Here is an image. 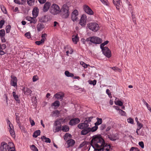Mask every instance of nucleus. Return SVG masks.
<instances>
[{"instance_id": "nucleus-38", "label": "nucleus", "mask_w": 151, "mask_h": 151, "mask_svg": "<svg viewBox=\"0 0 151 151\" xmlns=\"http://www.w3.org/2000/svg\"><path fill=\"white\" fill-rule=\"evenodd\" d=\"M101 1L104 5L108 6L109 5V3L108 0H100Z\"/></svg>"}, {"instance_id": "nucleus-45", "label": "nucleus", "mask_w": 151, "mask_h": 151, "mask_svg": "<svg viewBox=\"0 0 151 151\" xmlns=\"http://www.w3.org/2000/svg\"><path fill=\"white\" fill-rule=\"evenodd\" d=\"M71 135L70 134L68 133H66L64 136V138L65 140H67L68 137H71Z\"/></svg>"}, {"instance_id": "nucleus-33", "label": "nucleus", "mask_w": 151, "mask_h": 151, "mask_svg": "<svg viewBox=\"0 0 151 151\" xmlns=\"http://www.w3.org/2000/svg\"><path fill=\"white\" fill-rule=\"evenodd\" d=\"M27 4L29 6H32L35 4V0H27Z\"/></svg>"}, {"instance_id": "nucleus-6", "label": "nucleus", "mask_w": 151, "mask_h": 151, "mask_svg": "<svg viewBox=\"0 0 151 151\" xmlns=\"http://www.w3.org/2000/svg\"><path fill=\"white\" fill-rule=\"evenodd\" d=\"M87 26L89 29L94 32H96L99 29V25L95 22L88 23Z\"/></svg>"}, {"instance_id": "nucleus-37", "label": "nucleus", "mask_w": 151, "mask_h": 151, "mask_svg": "<svg viewBox=\"0 0 151 151\" xmlns=\"http://www.w3.org/2000/svg\"><path fill=\"white\" fill-rule=\"evenodd\" d=\"M97 81L96 80L93 81L89 80L88 81L89 83L91 85H93V86H95L96 84Z\"/></svg>"}, {"instance_id": "nucleus-64", "label": "nucleus", "mask_w": 151, "mask_h": 151, "mask_svg": "<svg viewBox=\"0 0 151 151\" xmlns=\"http://www.w3.org/2000/svg\"><path fill=\"white\" fill-rule=\"evenodd\" d=\"M40 4H43L46 1V0H38Z\"/></svg>"}, {"instance_id": "nucleus-27", "label": "nucleus", "mask_w": 151, "mask_h": 151, "mask_svg": "<svg viewBox=\"0 0 151 151\" xmlns=\"http://www.w3.org/2000/svg\"><path fill=\"white\" fill-rule=\"evenodd\" d=\"M12 94L16 101L17 103H19L20 101V100L19 99V96L18 95L16 94V93L14 91H13L12 92Z\"/></svg>"}, {"instance_id": "nucleus-12", "label": "nucleus", "mask_w": 151, "mask_h": 151, "mask_svg": "<svg viewBox=\"0 0 151 151\" xmlns=\"http://www.w3.org/2000/svg\"><path fill=\"white\" fill-rule=\"evenodd\" d=\"M86 15L83 14L82 15L80 19L79 24L82 26H84L86 23Z\"/></svg>"}, {"instance_id": "nucleus-26", "label": "nucleus", "mask_w": 151, "mask_h": 151, "mask_svg": "<svg viewBox=\"0 0 151 151\" xmlns=\"http://www.w3.org/2000/svg\"><path fill=\"white\" fill-rule=\"evenodd\" d=\"M96 119L97 121L95 123V125L98 126V125H99L102 124V120L101 118L97 117Z\"/></svg>"}, {"instance_id": "nucleus-62", "label": "nucleus", "mask_w": 151, "mask_h": 151, "mask_svg": "<svg viewBox=\"0 0 151 151\" xmlns=\"http://www.w3.org/2000/svg\"><path fill=\"white\" fill-rule=\"evenodd\" d=\"M26 2V0H21V2L19 3V4L21 5H23Z\"/></svg>"}, {"instance_id": "nucleus-35", "label": "nucleus", "mask_w": 151, "mask_h": 151, "mask_svg": "<svg viewBox=\"0 0 151 151\" xmlns=\"http://www.w3.org/2000/svg\"><path fill=\"white\" fill-rule=\"evenodd\" d=\"M89 128L90 129V132H94L97 129H98V126L95 125L94 126L92 127V128L90 127H89Z\"/></svg>"}, {"instance_id": "nucleus-48", "label": "nucleus", "mask_w": 151, "mask_h": 151, "mask_svg": "<svg viewBox=\"0 0 151 151\" xmlns=\"http://www.w3.org/2000/svg\"><path fill=\"white\" fill-rule=\"evenodd\" d=\"M1 8L2 11L4 13H6V11L5 7L3 5L1 6Z\"/></svg>"}, {"instance_id": "nucleus-23", "label": "nucleus", "mask_w": 151, "mask_h": 151, "mask_svg": "<svg viewBox=\"0 0 151 151\" xmlns=\"http://www.w3.org/2000/svg\"><path fill=\"white\" fill-rule=\"evenodd\" d=\"M49 17L47 15H44L42 16L41 19L40 21L43 22H48L49 20Z\"/></svg>"}, {"instance_id": "nucleus-39", "label": "nucleus", "mask_w": 151, "mask_h": 151, "mask_svg": "<svg viewBox=\"0 0 151 151\" xmlns=\"http://www.w3.org/2000/svg\"><path fill=\"white\" fill-rule=\"evenodd\" d=\"M137 124L138 126V128L137 129L136 132L138 134L137 130H139L140 129H141L143 125L142 124L139 122H137Z\"/></svg>"}, {"instance_id": "nucleus-8", "label": "nucleus", "mask_w": 151, "mask_h": 151, "mask_svg": "<svg viewBox=\"0 0 151 151\" xmlns=\"http://www.w3.org/2000/svg\"><path fill=\"white\" fill-rule=\"evenodd\" d=\"M86 40L87 42L90 41L95 44H99L102 42L101 38H86Z\"/></svg>"}, {"instance_id": "nucleus-40", "label": "nucleus", "mask_w": 151, "mask_h": 151, "mask_svg": "<svg viewBox=\"0 0 151 151\" xmlns=\"http://www.w3.org/2000/svg\"><path fill=\"white\" fill-rule=\"evenodd\" d=\"M5 31L4 29H1L0 30V36L1 37H3L4 36Z\"/></svg>"}, {"instance_id": "nucleus-52", "label": "nucleus", "mask_w": 151, "mask_h": 151, "mask_svg": "<svg viewBox=\"0 0 151 151\" xmlns=\"http://www.w3.org/2000/svg\"><path fill=\"white\" fill-rule=\"evenodd\" d=\"M38 78L37 76H33L32 81L33 82H35L38 80Z\"/></svg>"}, {"instance_id": "nucleus-53", "label": "nucleus", "mask_w": 151, "mask_h": 151, "mask_svg": "<svg viewBox=\"0 0 151 151\" xmlns=\"http://www.w3.org/2000/svg\"><path fill=\"white\" fill-rule=\"evenodd\" d=\"M79 38H72V41L73 43L75 44H77L79 40Z\"/></svg>"}, {"instance_id": "nucleus-22", "label": "nucleus", "mask_w": 151, "mask_h": 151, "mask_svg": "<svg viewBox=\"0 0 151 151\" xmlns=\"http://www.w3.org/2000/svg\"><path fill=\"white\" fill-rule=\"evenodd\" d=\"M39 9L37 7L34 8L32 10V13L34 17L36 18L38 15Z\"/></svg>"}, {"instance_id": "nucleus-41", "label": "nucleus", "mask_w": 151, "mask_h": 151, "mask_svg": "<svg viewBox=\"0 0 151 151\" xmlns=\"http://www.w3.org/2000/svg\"><path fill=\"white\" fill-rule=\"evenodd\" d=\"M31 149L33 151H38L37 147L34 145H32L31 147Z\"/></svg>"}, {"instance_id": "nucleus-15", "label": "nucleus", "mask_w": 151, "mask_h": 151, "mask_svg": "<svg viewBox=\"0 0 151 151\" xmlns=\"http://www.w3.org/2000/svg\"><path fill=\"white\" fill-rule=\"evenodd\" d=\"M78 12L77 10H74L72 14L71 18L73 21L74 22L77 20L78 17Z\"/></svg>"}, {"instance_id": "nucleus-59", "label": "nucleus", "mask_w": 151, "mask_h": 151, "mask_svg": "<svg viewBox=\"0 0 151 151\" xmlns=\"http://www.w3.org/2000/svg\"><path fill=\"white\" fill-rule=\"evenodd\" d=\"M139 145L142 148H144V144L143 142H140L139 143Z\"/></svg>"}, {"instance_id": "nucleus-9", "label": "nucleus", "mask_w": 151, "mask_h": 151, "mask_svg": "<svg viewBox=\"0 0 151 151\" xmlns=\"http://www.w3.org/2000/svg\"><path fill=\"white\" fill-rule=\"evenodd\" d=\"M7 122L9 125V129H10L9 130V132L10 134L13 137H15V135L14 128V127L13 126L12 124H11L9 120H8Z\"/></svg>"}, {"instance_id": "nucleus-56", "label": "nucleus", "mask_w": 151, "mask_h": 151, "mask_svg": "<svg viewBox=\"0 0 151 151\" xmlns=\"http://www.w3.org/2000/svg\"><path fill=\"white\" fill-rule=\"evenodd\" d=\"M25 36L27 38H31L30 33V32H27L25 34Z\"/></svg>"}, {"instance_id": "nucleus-47", "label": "nucleus", "mask_w": 151, "mask_h": 151, "mask_svg": "<svg viewBox=\"0 0 151 151\" xmlns=\"http://www.w3.org/2000/svg\"><path fill=\"white\" fill-rule=\"evenodd\" d=\"M80 64L82 66L85 68H86L88 67V65L86 64L84 62L81 61L80 63Z\"/></svg>"}, {"instance_id": "nucleus-21", "label": "nucleus", "mask_w": 151, "mask_h": 151, "mask_svg": "<svg viewBox=\"0 0 151 151\" xmlns=\"http://www.w3.org/2000/svg\"><path fill=\"white\" fill-rule=\"evenodd\" d=\"M22 91L24 92V94L27 95L30 94L32 91L29 88H24L22 89Z\"/></svg>"}, {"instance_id": "nucleus-11", "label": "nucleus", "mask_w": 151, "mask_h": 151, "mask_svg": "<svg viewBox=\"0 0 151 151\" xmlns=\"http://www.w3.org/2000/svg\"><path fill=\"white\" fill-rule=\"evenodd\" d=\"M89 126L88 124L84 121L83 123L79 124L78 125V127L80 129H83L88 127Z\"/></svg>"}, {"instance_id": "nucleus-24", "label": "nucleus", "mask_w": 151, "mask_h": 151, "mask_svg": "<svg viewBox=\"0 0 151 151\" xmlns=\"http://www.w3.org/2000/svg\"><path fill=\"white\" fill-rule=\"evenodd\" d=\"M38 31L42 30L45 27V26L42 23H38L37 26Z\"/></svg>"}, {"instance_id": "nucleus-31", "label": "nucleus", "mask_w": 151, "mask_h": 151, "mask_svg": "<svg viewBox=\"0 0 151 151\" xmlns=\"http://www.w3.org/2000/svg\"><path fill=\"white\" fill-rule=\"evenodd\" d=\"M65 75L68 77H73L74 76L73 74L69 72L68 71L66 70L65 72Z\"/></svg>"}, {"instance_id": "nucleus-55", "label": "nucleus", "mask_w": 151, "mask_h": 151, "mask_svg": "<svg viewBox=\"0 0 151 151\" xmlns=\"http://www.w3.org/2000/svg\"><path fill=\"white\" fill-rule=\"evenodd\" d=\"M6 47V46L5 44H2L1 45H0V49L1 50H4Z\"/></svg>"}, {"instance_id": "nucleus-61", "label": "nucleus", "mask_w": 151, "mask_h": 151, "mask_svg": "<svg viewBox=\"0 0 151 151\" xmlns=\"http://www.w3.org/2000/svg\"><path fill=\"white\" fill-rule=\"evenodd\" d=\"M32 17H29V16H27L26 17V19L30 22L31 21V20L32 18Z\"/></svg>"}, {"instance_id": "nucleus-16", "label": "nucleus", "mask_w": 151, "mask_h": 151, "mask_svg": "<svg viewBox=\"0 0 151 151\" xmlns=\"http://www.w3.org/2000/svg\"><path fill=\"white\" fill-rule=\"evenodd\" d=\"M64 96V94L62 93H56L54 95V96L58 100H60L61 101L63 99Z\"/></svg>"}, {"instance_id": "nucleus-34", "label": "nucleus", "mask_w": 151, "mask_h": 151, "mask_svg": "<svg viewBox=\"0 0 151 151\" xmlns=\"http://www.w3.org/2000/svg\"><path fill=\"white\" fill-rule=\"evenodd\" d=\"M62 130L64 132H67L69 130V127L67 125L63 126L62 127Z\"/></svg>"}, {"instance_id": "nucleus-2", "label": "nucleus", "mask_w": 151, "mask_h": 151, "mask_svg": "<svg viewBox=\"0 0 151 151\" xmlns=\"http://www.w3.org/2000/svg\"><path fill=\"white\" fill-rule=\"evenodd\" d=\"M0 151H16V150L12 142H9L7 144L5 142H3L1 143Z\"/></svg>"}, {"instance_id": "nucleus-60", "label": "nucleus", "mask_w": 151, "mask_h": 151, "mask_svg": "<svg viewBox=\"0 0 151 151\" xmlns=\"http://www.w3.org/2000/svg\"><path fill=\"white\" fill-rule=\"evenodd\" d=\"M30 121L31 123V124L32 126H34L35 125V122L33 120H31V119H30Z\"/></svg>"}, {"instance_id": "nucleus-50", "label": "nucleus", "mask_w": 151, "mask_h": 151, "mask_svg": "<svg viewBox=\"0 0 151 151\" xmlns=\"http://www.w3.org/2000/svg\"><path fill=\"white\" fill-rule=\"evenodd\" d=\"M5 21L4 20H1L0 21V29L2 28L3 26L5 23Z\"/></svg>"}, {"instance_id": "nucleus-20", "label": "nucleus", "mask_w": 151, "mask_h": 151, "mask_svg": "<svg viewBox=\"0 0 151 151\" xmlns=\"http://www.w3.org/2000/svg\"><path fill=\"white\" fill-rule=\"evenodd\" d=\"M90 129L88 127L82 130L81 132V135H86L90 132Z\"/></svg>"}, {"instance_id": "nucleus-5", "label": "nucleus", "mask_w": 151, "mask_h": 151, "mask_svg": "<svg viewBox=\"0 0 151 151\" xmlns=\"http://www.w3.org/2000/svg\"><path fill=\"white\" fill-rule=\"evenodd\" d=\"M61 122L60 120L55 121L53 127V130L54 132H56L59 131L61 129Z\"/></svg>"}, {"instance_id": "nucleus-30", "label": "nucleus", "mask_w": 151, "mask_h": 151, "mask_svg": "<svg viewBox=\"0 0 151 151\" xmlns=\"http://www.w3.org/2000/svg\"><path fill=\"white\" fill-rule=\"evenodd\" d=\"M40 130H38L35 131L33 133L32 136L35 138L37 137L38 136L40 135Z\"/></svg>"}, {"instance_id": "nucleus-18", "label": "nucleus", "mask_w": 151, "mask_h": 151, "mask_svg": "<svg viewBox=\"0 0 151 151\" xmlns=\"http://www.w3.org/2000/svg\"><path fill=\"white\" fill-rule=\"evenodd\" d=\"M121 0H113V2L114 5L116 6V9L119 10L121 4L120 3Z\"/></svg>"}, {"instance_id": "nucleus-32", "label": "nucleus", "mask_w": 151, "mask_h": 151, "mask_svg": "<svg viewBox=\"0 0 151 151\" xmlns=\"http://www.w3.org/2000/svg\"><path fill=\"white\" fill-rule=\"evenodd\" d=\"M60 105V102L59 101L57 100L55 101L52 104V106H54L55 107H58Z\"/></svg>"}, {"instance_id": "nucleus-4", "label": "nucleus", "mask_w": 151, "mask_h": 151, "mask_svg": "<svg viewBox=\"0 0 151 151\" xmlns=\"http://www.w3.org/2000/svg\"><path fill=\"white\" fill-rule=\"evenodd\" d=\"M60 10L63 17L65 18H68L69 14L68 6L66 4H64Z\"/></svg>"}, {"instance_id": "nucleus-43", "label": "nucleus", "mask_w": 151, "mask_h": 151, "mask_svg": "<svg viewBox=\"0 0 151 151\" xmlns=\"http://www.w3.org/2000/svg\"><path fill=\"white\" fill-rule=\"evenodd\" d=\"M11 28V26L9 25H8L6 27V32L7 33H8L10 32V29Z\"/></svg>"}, {"instance_id": "nucleus-51", "label": "nucleus", "mask_w": 151, "mask_h": 151, "mask_svg": "<svg viewBox=\"0 0 151 151\" xmlns=\"http://www.w3.org/2000/svg\"><path fill=\"white\" fill-rule=\"evenodd\" d=\"M127 122L131 124H133L134 120H133L131 118L128 119H127Z\"/></svg>"}, {"instance_id": "nucleus-58", "label": "nucleus", "mask_w": 151, "mask_h": 151, "mask_svg": "<svg viewBox=\"0 0 151 151\" xmlns=\"http://www.w3.org/2000/svg\"><path fill=\"white\" fill-rule=\"evenodd\" d=\"M106 125L105 124H102L100 127V128L101 130H103L106 127Z\"/></svg>"}, {"instance_id": "nucleus-28", "label": "nucleus", "mask_w": 151, "mask_h": 151, "mask_svg": "<svg viewBox=\"0 0 151 151\" xmlns=\"http://www.w3.org/2000/svg\"><path fill=\"white\" fill-rule=\"evenodd\" d=\"M41 139L42 140L47 143H50L51 142V140L50 139L46 137L45 136H43L41 137Z\"/></svg>"}, {"instance_id": "nucleus-29", "label": "nucleus", "mask_w": 151, "mask_h": 151, "mask_svg": "<svg viewBox=\"0 0 151 151\" xmlns=\"http://www.w3.org/2000/svg\"><path fill=\"white\" fill-rule=\"evenodd\" d=\"M45 41V38H42V39L40 41H36L35 42V43L37 45H42L44 43Z\"/></svg>"}, {"instance_id": "nucleus-36", "label": "nucleus", "mask_w": 151, "mask_h": 151, "mask_svg": "<svg viewBox=\"0 0 151 151\" xmlns=\"http://www.w3.org/2000/svg\"><path fill=\"white\" fill-rule=\"evenodd\" d=\"M115 104L117 105L120 106H122L123 105V102L121 101L116 100L114 102Z\"/></svg>"}, {"instance_id": "nucleus-49", "label": "nucleus", "mask_w": 151, "mask_h": 151, "mask_svg": "<svg viewBox=\"0 0 151 151\" xmlns=\"http://www.w3.org/2000/svg\"><path fill=\"white\" fill-rule=\"evenodd\" d=\"M111 68L115 71H118L119 72L120 71V69L119 68L116 67H112Z\"/></svg>"}, {"instance_id": "nucleus-44", "label": "nucleus", "mask_w": 151, "mask_h": 151, "mask_svg": "<svg viewBox=\"0 0 151 151\" xmlns=\"http://www.w3.org/2000/svg\"><path fill=\"white\" fill-rule=\"evenodd\" d=\"M37 20L36 19V18L33 17L32 18V19L30 22V23L35 24L37 23Z\"/></svg>"}, {"instance_id": "nucleus-3", "label": "nucleus", "mask_w": 151, "mask_h": 151, "mask_svg": "<svg viewBox=\"0 0 151 151\" xmlns=\"http://www.w3.org/2000/svg\"><path fill=\"white\" fill-rule=\"evenodd\" d=\"M50 12L51 14L55 15L58 14L61 12V10L58 5L53 4L50 7Z\"/></svg>"}, {"instance_id": "nucleus-42", "label": "nucleus", "mask_w": 151, "mask_h": 151, "mask_svg": "<svg viewBox=\"0 0 151 151\" xmlns=\"http://www.w3.org/2000/svg\"><path fill=\"white\" fill-rule=\"evenodd\" d=\"M109 41L108 40L104 42L101 43L100 45V48H101L103 47H104V46L108 43Z\"/></svg>"}, {"instance_id": "nucleus-25", "label": "nucleus", "mask_w": 151, "mask_h": 151, "mask_svg": "<svg viewBox=\"0 0 151 151\" xmlns=\"http://www.w3.org/2000/svg\"><path fill=\"white\" fill-rule=\"evenodd\" d=\"M75 143V141L73 139H70L67 141L68 147L72 146Z\"/></svg>"}, {"instance_id": "nucleus-10", "label": "nucleus", "mask_w": 151, "mask_h": 151, "mask_svg": "<svg viewBox=\"0 0 151 151\" xmlns=\"http://www.w3.org/2000/svg\"><path fill=\"white\" fill-rule=\"evenodd\" d=\"M83 9L85 12L88 14L92 15L93 14V11L88 6L86 5L83 6Z\"/></svg>"}, {"instance_id": "nucleus-19", "label": "nucleus", "mask_w": 151, "mask_h": 151, "mask_svg": "<svg viewBox=\"0 0 151 151\" xmlns=\"http://www.w3.org/2000/svg\"><path fill=\"white\" fill-rule=\"evenodd\" d=\"M51 5V4L50 2H47L44 5L43 7V10L44 12H47L48 11L50 8Z\"/></svg>"}, {"instance_id": "nucleus-63", "label": "nucleus", "mask_w": 151, "mask_h": 151, "mask_svg": "<svg viewBox=\"0 0 151 151\" xmlns=\"http://www.w3.org/2000/svg\"><path fill=\"white\" fill-rule=\"evenodd\" d=\"M68 49H69V50H69L70 51L69 53L70 54H72L73 52V49L71 48L70 47H69L68 48Z\"/></svg>"}, {"instance_id": "nucleus-57", "label": "nucleus", "mask_w": 151, "mask_h": 151, "mask_svg": "<svg viewBox=\"0 0 151 151\" xmlns=\"http://www.w3.org/2000/svg\"><path fill=\"white\" fill-rule=\"evenodd\" d=\"M60 113L59 111L58 110H55L53 112V114L55 116H58Z\"/></svg>"}, {"instance_id": "nucleus-7", "label": "nucleus", "mask_w": 151, "mask_h": 151, "mask_svg": "<svg viewBox=\"0 0 151 151\" xmlns=\"http://www.w3.org/2000/svg\"><path fill=\"white\" fill-rule=\"evenodd\" d=\"M101 48L102 50L103 54L105 56L108 58L111 57V51L108 47H105Z\"/></svg>"}, {"instance_id": "nucleus-46", "label": "nucleus", "mask_w": 151, "mask_h": 151, "mask_svg": "<svg viewBox=\"0 0 151 151\" xmlns=\"http://www.w3.org/2000/svg\"><path fill=\"white\" fill-rule=\"evenodd\" d=\"M93 118V117H92V116L90 117H87L86 118V120L85 122H86V123H88H88L89 122H91V120Z\"/></svg>"}, {"instance_id": "nucleus-17", "label": "nucleus", "mask_w": 151, "mask_h": 151, "mask_svg": "<svg viewBox=\"0 0 151 151\" xmlns=\"http://www.w3.org/2000/svg\"><path fill=\"white\" fill-rule=\"evenodd\" d=\"M110 146L109 145L107 144H105L103 147L98 150V151H110Z\"/></svg>"}, {"instance_id": "nucleus-14", "label": "nucleus", "mask_w": 151, "mask_h": 151, "mask_svg": "<svg viewBox=\"0 0 151 151\" xmlns=\"http://www.w3.org/2000/svg\"><path fill=\"white\" fill-rule=\"evenodd\" d=\"M80 122V120L78 118H74L71 119L69 122L70 125L73 126L75 125Z\"/></svg>"}, {"instance_id": "nucleus-13", "label": "nucleus", "mask_w": 151, "mask_h": 151, "mask_svg": "<svg viewBox=\"0 0 151 151\" xmlns=\"http://www.w3.org/2000/svg\"><path fill=\"white\" fill-rule=\"evenodd\" d=\"M11 84L12 86L15 87L17 86V79L16 77L12 75L11 76Z\"/></svg>"}, {"instance_id": "nucleus-1", "label": "nucleus", "mask_w": 151, "mask_h": 151, "mask_svg": "<svg viewBox=\"0 0 151 151\" xmlns=\"http://www.w3.org/2000/svg\"><path fill=\"white\" fill-rule=\"evenodd\" d=\"M91 144L94 148L93 151H98L105 145L104 139L100 135H94L91 141Z\"/></svg>"}, {"instance_id": "nucleus-54", "label": "nucleus", "mask_w": 151, "mask_h": 151, "mask_svg": "<svg viewBox=\"0 0 151 151\" xmlns=\"http://www.w3.org/2000/svg\"><path fill=\"white\" fill-rule=\"evenodd\" d=\"M119 113L122 115L124 116L126 114L125 112L122 110H120L119 111Z\"/></svg>"}]
</instances>
